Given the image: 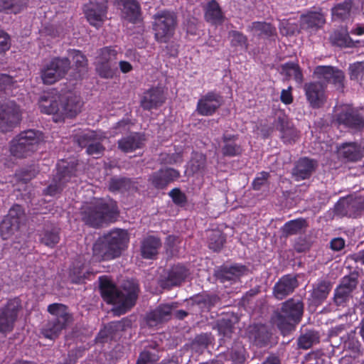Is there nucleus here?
<instances>
[{"label": "nucleus", "instance_id": "1", "mask_svg": "<svg viewBox=\"0 0 364 364\" xmlns=\"http://www.w3.org/2000/svg\"><path fill=\"white\" fill-rule=\"evenodd\" d=\"M100 288L104 300L115 306L112 311L117 316L131 309L135 304L138 296V284L134 281H125L120 289L109 281H105L101 283Z\"/></svg>", "mask_w": 364, "mask_h": 364}, {"label": "nucleus", "instance_id": "2", "mask_svg": "<svg viewBox=\"0 0 364 364\" xmlns=\"http://www.w3.org/2000/svg\"><path fill=\"white\" fill-rule=\"evenodd\" d=\"M129 241L127 231L113 230L98 238L92 247L93 257L97 260H109L118 257Z\"/></svg>", "mask_w": 364, "mask_h": 364}, {"label": "nucleus", "instance_id": "3", "mask_svg": "<svg viewBox=\"0 0 364 364\" xmlns=\"http://www.w3.org/2000/svg\"><path fill=\"white\" fill-rule=\"evenodd\" d=\"M117 214V206L114 201H105L101 198L84 205L81 211L82 220L92 227H99L104 223L113 221Z\"/></svg>", "mask_w": 364, "mask_h": 364}, {"label": "nucleus", "instance_id": "4", "mask_svg": "<svg viewBox=\"0 0 364 364\" xmlns=\"http://www.w3.org/2000/svg\"><path fill=\"white\" fill-rule=\"evenodd\" d=\"M48 311L53 316L41 330L42 334L48 338L54 339L72 322V315L68 307L62 304L54 303L48 306Z\"/></svg>", "mask_w": 364, "mask_h": 364}, {"label": "nucleus", "instance_id": "5", "mask_svg": "<svg viewBox=\"0 0 364 364\" xmlns=\"http://www.w3.org/2000/svg\"><path fill=\"white\" fill-rule=\"evenodd\" d=\"M41 140V132L38 131L28 129L22 132L11 141V154L18 158L30 156L38 149Z\"/></svg>", "mask_w": 364, "mask_h": 364}, {"label": "nucleus", "instance_id": "6", "mask_svg": "<svg viewBox=\"0 0 364 364\" xmlns=\"http://www.w3.org/2000/svg\"><path fill=\"white\" fill-rule=\"evenodd\" d=\"M154 38L159 43H166L173 36L177 21L174 13L161 11L154 16Z\"/></svg>", "mask_w": 364, "mask_h": 364}, {"label": "nucleus", "instance_id": "7", "mask_svg": "<svg viewBox=\"0 0 364 364\" xmlns=\"http://www.w3.org/2000/svg\"><path fill=\"white\" fill-rule=\"evenodd\" d=\"M76 165L74 161H62L58 163L57 165L58 172L52 183L43 190L44 194L53 196L60 193L65 183L68 182L72 177L76 176Z\"/></svg>", "mask_w": 364, "mask_h": 364}, {"label": "nucleus", "instance_id": "8", "mask_svg": "<svg viewBox=\"0 0 364 364\" xmlns=\"http://www.w3.org/2000/svg\"><path fill=\"white\" fill-rule=\"evenodd\" d=\"M70 63L67 58H55L41 70V77L45 85H52L65 77L70 69Z\"/></svg>", "mask_w": 364, "mask_h": 364}, {"label": "nucleus", "instance_id": "9", "mask_svg": "<svg viewBox=\"0 0 364 364\" xmlns=\"http://www.w3.org/2000/svg\"><path fill=\"white\" fill-rule=\"evenodd\" d=\"M21 309V303L18 299L9 300L0 309V332L6 333L13 331L14 323Z\"/></svg>", "mask_w": 364, "mask_h": 364}, {"label": "nucleus", "instance_id": "10", "mask_svg": "<svg viewBox=\"0 0 364 364\" xmlns=\"http://www.w3.org/2000/svg\"><path fill=\"white\" fill-rule=\"evenodd\" d=\"M21 119V111L14 101L0 104V129L7 131Z\"/></svg>", "mask_w": 364, "mask_h": 364}, {"label": "nucleus", "instance_id": "11", "mask_svg": "<svg viewBox=\"0 0 364 364\" xmlns=\"http://www.w3.org/2000/svg\"><path fill=\"white\" fill-rule=\"evenodd\" d=\"M101 140V136H99L94 131L88 130L79 135L76 141L82 148L87 147L86 152L87 154L98 158L105 151V147L100 143Z\"/></svg>", "mask_w": 364, "mask_h": 364}, {"label": "nucleus", "instance_id": "12", "mask_svg": "<svg viewBox=\"0 0 364 364\" xmlns=\"http://www.w3.org/2000/svg\"><path fill=\"white\" fill-rule=\"evenodd\" d=\"M358 283V278L353 274L346 276L341 279L334 291L333 299L336 305H343L349 300Z\"/></svg>", "mask_w": 364, "mask_h": 364}, {"label": "nucleus", "instance_id": "13", "mask_svg": "<svg viewBox=\"0 0 364 364\" xmlns=\"http://www.w3.org/2000/svg\"><path fill=\"white\" fill-rule=\"evenodd\" d=\"M222 97L215 92H209L198 101L196 112L202 116H211L222 105Z\"/></svg>", "mask_w": 364, "mask_h": 364}, {"label": "nucleus", "instance_id": "14", "mask_svg": "<svg viewBox=\"0 0 364 364\" xmlns=\"http://www.w3.org/2000/svg\"><path fill=\"white\" fill-rule=\"evenodd\" d=\"M314 74L321 81L333 83L338 89L343 87L344 74L337 68L319 65L315 68Z\"/></svg>", "mask_w": 364, "mask_h": 364}, {"label": "nucleus", "instance_id": "15", "mask_svg": "<svg viewBox=\"0 0 364 364\" xmlns=\"http://www.w3.org/2000/svg\"><path fill=\"white\" fill-rule=\"evenodd\" d=\"M179 177L180 173L178 171L166 168L153 173L149 176V181L156 188L163 189Z\"/></svg>", "mask_w": 364, "mask_h": 364}, {"label": "nucleus", "instance_id": "16", "mask_svg": "<svg viewBox=\"0 0 364 364\" xmlns=\"http://www.w3.org/2000/svg\"><path fill=\"white\" fill-rule=\"evenodd\" d=\"M63 95H43L39 100V107L42 112L56 115L55 122L60 120V107Z\"/></svg>", "mask_w": 364, "mask_h": 364}, {"label": "nucleus", "instance_id": "17", "mask_svg": "<svg viewBox=\"0 0 364 364\" xmlns=\"http://www.w3.org/2000/svg\"><path fill=\"white\" fill-rule=\"evenodd\" d=\"M307 101L314 108L320 107L325 101L324 87L321 82H309L304 87Z\"/></svg>", "mask_w": 364, "mask_h": 364}, {"label": "nucleus", "instance_id": "18", "mask_svg": "<svg viewBox=\"0 0 364 364\" xmlns=\"http://www.w3.org/2000/svg\"><path fill=\"white\" fill-rule=\"evenodd\" d=\"M298 286V282L295 277L291 275L283 276L274 284L273 288L274 296L278 300H282L291 294Z\"/></svg>", "mask_w": 364, "mask_h": 364}, {"label": "nucleus", "instance_id": "19", "mask_svg": "<svg viewBox=\"0 0 364 364\" xmlns=\"http://www.w3.org/2000/svg\"><path fill=\"white\" fill-rule=\"evenodd\" d=\"M246 272V268L242 265L223 267L215 272L218 281L223 284H232L239 280Z\"/></svg>", "mask_w": 364, "mask_h": 364}, {"label": "nucleus", "instance_id": "20", "mask_svg": "<svg viewBox=\"0 0 364 364\" xmlns=\"http://www.w3.org/2000/svg\"><path fill=\"white\" fill-rule=\"evenodd\" d=\"M85 12L89 23L95 27H100L107 18V6L104 2L91 3L87 6Z\"/></svg>", "mask_w": 364, "mask_h": 364}, {"label": "nucleus", "instance_id": "21", "mask_svg": "<svg viewBox=\"0 0 364 364\" xmlns=\"http://www.w3.org/2000/svg\"><path fill=\"white\" fill-rule=\"evenodd\" d=\"M82 106L80 97L73 93L63 95L60 107V119L64 117H73L80 111Z\"/></svg>", "mask_w": 364, "mask_h": 364}, {"label": "nucleus", "instance_id": "22", "mask_svg": "<svg viewBox=\"0 0 364 364\" xmlns=\"http://www.w3.org/2000/svg\"><path fill=\"white\" fill-rule=\"evenodd\" d=\"M164 102L163 90L161 87H153L144 93L141 105L144 109L150 110L161 106Z\"/></svg>", "mask_w": 364, "mask_h": 364}, {"label": "nucleus", "instance_id": "23", "mask_svg": "<svg viewBox=\"0 0 364 364\" xmlns=\"http://www.w3.org/2000/svg\"><path fill=\"white\" fill-rule=\"evenodd\" d=\"M175 306L170 304L159 306L146 316V321L151 326H154L171 318L172 311Z\"/></svg>", "mask_w": 364, "mask_h": 364}, {"label": "nucleus", "instance_id": "24", "mask_svg": "<svg viewBox=\"0 0 364 364\" xmlns=\"http://www.w3.org/2000/svg\"><path fill=\"white\" fill-rule=\"evenodd\" d=\"M237 136L235 134H224L223 135L220 146L224 156L234 157L242 154V149L240 145L237 144Z\"/></svg>", "mask_w": 364, "mask_h": 364}, {"label": "nucleus", "instance_id": "25", "mask_svg": "<svg viewBox=\"0 0 364 364\" xmlns=\"http://www.w3.org/2000/svg\"><path fill=\"white\" fill-rule=\"evenodd\" d=\"M325 22V16L321 11H309L300 18L301 28L308 31L317 30Z\"/></svg>", "mask_w": 364, "mask_h": 364}, {"label": "nucleus", "instance_id": "26", "mask_svg": "<svg viewBox=\"0 0 364 364\" xmlns=\"http://www.w3.org/2000/svg\"><path fill=\"white\" fill-rule=\"evenodd\" d=\"M316 165L314 160L308 158L300 159L293 169V175L297 181L308 178L315 171Z\"/></svg>", "mask_w": 364, "mask_h": 364}, {"label": "nucleus", "instance_id": "27", "mask_svg": "<svg viewBox=\"0 0 364 364\" xmlns=\"http://www.w3.org/2000/svg\"><path fill=\"white\" fill-rule=\"evenodd\" d=\"M275 127L276 129L280 132L282 138L285 142H291L298 136L296 129L284 114L277 117Z\"/></svg>", "mask_w": 364, "mask_h": 364}, {"label": "nucleus", "instance_id": "28", "mask_svg": "<svg viewBox=\"0 0 364 364\" xmlns=\"http://www.w3.org/2000/svg\"><path fill=\"white\" fill-rule=\"evenodd\" d=\"M247 334L250 341L259 347L266 346L270 336L267 327L263 325L250 326Z\"/></svg>", "mask_w": 364, "mask_h": 364}, {"label": "nucleus", "instance_id": "29", "mask_svg": "<svg viewBox=\"0 0 364 364\" xmlns=\"http://www.w3.org/2000/svg\"><path fill=\"white\" fill-rule=\"evenodd\" d=\"M272 320L273 323L277 326L284 336L292 331L296 324L298 323L297 321L293 320L289 316L284 314L281 310L274 312Z\"/></svg>", "mask_w": 364, "mask_h": 364}, {"label": "nucleus", "instance_id": "30", "mask_svg": "<svg viewBox=\"0 0 364 364\" xmlns=\"http://www.w3.org/2000/svg\"><path fill=\"white\" fill-rule=\"evenodd\" d=\"M144 137L139 133H134L128 136L123 137L118 141V147L123 152L128 153L142 147Z\"/></svg>", "mask_w": 364, "mask_h": 364}, {"label": "nucleus", "instance_id": "31", "mask_svg": "<svg viewBox=\"0 0 364 364\" xmlns=\"http://www.w3.org/2000/svg\"><path fill=\"white\" fill-rule=\"evenodd\" d=\"M116 4L122 15L129 21H134L139 16L141 8L137 1L116 0Z\"/></svg>", "mask_w": 364, "mask_h": 364}, {"label": "nucleus", "instance_id": "32", "mask_svg": "<svg viewBox=\"0 0 364 364\" xmlns=\"http://www.w3.org/2000/svg\"><path fill=\"white\" fill-rule=\"evenodd\" d=\"M161 246L159 238L154 236H148L143 240L141 245V254L145 259H154L158 254Z\"/></svg>", "mask_w": 364, "mask_h": 364}, {"label": "nucleus", "instance_id": "33", "mask_svg": "<svg viewBox=\"0 0 364 364\" xmlns=\"http://www.w3.org/2000/svg\"><path fill=\"white\" fill-rule=\"evenodd\" d=\"M304 304L299 299H290L282 303L281 311L298 323L303 314Z\"/></svg>", "mask_w": 364, "mask_h": 364}, {"label": "nucleus", "instance_id": "34", "mask_svg": "<svg viewBox=\"0 0 364 364\" xmlns=\"http://www.w3.org/2000/svg\"><path fill=\"white\" fill-rule=\"evenodd\" d=\"M188 275L187 269L182 265H176L171 268L167 278L162 282L164 287H171L181 284Z\"/></svg>", "mask_w": 364, "mask_h": 364}, {"label": "nucleus", "instance_id": "35", "mask_svg": "<svg viewBox=\"0 0 364 364\" xmlns=\"http://www.w3.org/2000/svg\"><path fill=\"white\" fill-rule=\"evenodd\" d=\"M338 154L347 161H356L361 159L363 149L354 142L345 143L339 147Z\"/></svg>", "mask_w": 364, "mask_h": 364}, {"label": "nucleus", "instance_id": "36", "mask_svg": "<svg viewBox=\"0 0 364 364\" xmlns=\"http://www.w3.org/2000/svg\"><path fill=\"white\" fill-rule=\"evenodd\" d=\"M338 121L341 124L354 129H360L364 126L362 117L348 108L338 114Z\"/></svg>", "mask_w": 364, "mask_h": 364}, {"label": "nucleus", "instance_id": "37", "mask_svg": "<svg viewBox=\"0 0 364 364\" xmlns=\"http://www.w3.org/2000/svg\"><path fill=\"white\" fill-rule=\"evenodd\" d=\"M205 18L212 24H220L224 20V16L219 4L212 0L205 8Z\"/></svg>", "mask_w": 364, "mask_h": 364}, {"label": "nucleus", "instance_id": "38", "mask_svg": "<svg viewBox=\"0 0 364 364\" xmlns=\"http://www.w3.org/2000/svg\"><path fill=\"white\" fill-rule=\"evenodd\" d=\"M40 240L45 245L54 247L60 240L58 229L55 226H46L40 235Z\"/></svg>", "mask_w": 364, "mask_h": 364}, {"label": "nucleus", "instance_id": "39", "mask_svg": "<svg viewBox=\"0 0 364 364\" xmlns=\"http://www.w3.org/2000/svg\"><path fill=\"white\" fill-rule=\"evenodd\" d=\"M307 226L306 221L304 218H299L286 223L282 228L283 235H289L301 233Z\"/></svg>", "mask_w": 364, "mask_h": 364}, {"label": "nucleus", "instance_id": "40", "mask_svg": "<svg viewBox=\"0 0 364 364\" xmlns=\"http://www.w3.org/2000/svg\"><path fill=\"white\" fill-rule=\"evenodd\" d=\"M248 28L259 36L271 37L276 34V28L267 22L255 21L249 26Z\"/></svg>", "mask_w": 364, "mask_h": 364}, {"label": "nucleus", "instance_id": "41", "mask_svg": "<svg viewBox=\"0 0 364 364\" xmlns=\"http://www.w3.org/2000/svg\"><path fill=\"white\" fill-rule=\"evenodd\" d=\"M320 336L317 331L309 330L302 333L298 338L299 348L307 350L319 343Z\"/></svg>", "mask_w": 364, "mask_h": 364}, {"label": "nucleus", "instance_id": "42", "mask_svg": "<svg viewBox=\"0 0 364 364\" xmlns=\"http://www.w3.org/2000/svg\"><path fill=\"white\" fill-rule=\"evenodd\" d=\"M331 284L328 281L321 280L314 286L312 291V298L316 301H323L325 300L331 289Z\"/></svg>", "mask_w": 364, "mask_h": 364}, {"label": "nucleus", "instance_id": "43", "mask_svg": "<svg viewBox=\"0 0 364 364\" xmlns=\"http://www.w3.org/2000/svg\"><path fill=\"white\" fill-rule=\"evenodd\" d=\"M95 71L104 79H112L116 76L117 70L112 67L111 63L95 61Z\"/></svg>", "mask_w": 364, "mask_h": 364}, {"label": "nucleus", "instance_id": "44", "mask_svg": "<svg viewBox=\"0 0 364 364\" xmlns=\"http://www.w3.org/2000/svg\"><path fill=\"white\" fill-rule=\"evenodd\" d=\"M353 1L351 0H346L342 3L336 4L332 8V16L334 19H345L350 15L352 8Z\"/></svg>", "mask_w": 364, "mask_h": 364}, {"label": "nucleus", "instance_id": "45", "mask_svg": "<svg viewBox=\"0 0 364 364\" xmlns=\"http://www.w3.org/2000/svg\"><path fill=\"white\" fill-rule=\"evenodd\" d=\"M331 38L335 45L340 47H354L360 43L358 40H353L346 33L335 32Z\"/></svg>", "mask_w": 364, "mask_h": 364}, {"label": "nucleus", "instance_id": "46", "mask_svg": "<svg viewBox=\"0 0 364 364\" xmlns=\"http://www.w3.org/2000/svg\"><path fill=\"white\" fill-rule=\"evenodd\" d=\"M282 73L289 77H293L299 84L303 82V75L297 64L287 63L282 66Z\"/></svg>", "mask_w": 364, "mask_h": 364}, {"label": "nucleus", "instance_id": "47", "mask_svg": "<svg viewBox=\"0 0 364 364\" xmlns=\"http://www.w3.org/2000/svg\"><path fill=\"white\" fill-rule=\"evenodd\" d=\"M18 223L5 217L0 225V232L3 239L9 238L19 228Z\"/></svg>", "mask_w": 364, "mask_h": 364}, {"label": "nucleus", "instance_id": "48", "mask_svg": "<svg viewBox=\"0 0 364 364\" xmlns=\"http://www.w3.org/2000/svg\"><path fill=\"white\" fill-rule=\"evenodd\" d=\"M90 275V272L84 266H74L70 271V279L73 283L80 284Z\"/></svg>", "mask_w": 364, "mask_h": 364}, {"label": "nucleus", "instance_id": "49", "mask_svg": "<svg viewBox=\"0 0 364 364\" xmlns=\"http://www.w3.org/2000/svg\"><path fill=\"white\" fill-rule=\"evenodd\" d=\"M131 186V181L123 177H113L109 182V189L112 192L127 191Z\"/></svg>", "mask_w": 364, "mask_h": 364}, {"label": "nucleus", "instance_id": "50", "mask_svg": "<svg viewBox=\"0 0 364 364\" xmlns=\"http://www.w3.org/2000/svg\"><path fill=\"white\" fill-rule=\"evenodd\" d=\"M361 203L360 199L349 201L348 200H340L336 205V210L339 214H349L351 215V209L357 208V210L361 209V207H358Z\"/></svg>", "mask_w": 364, "mask_h": 364}, {"label": "nucleus", "instance_id": "51", "mask_svg": "<svg viewBox=\"0 0 364 364\" xmlns=\"http://www.w3.org/2000/svg\"><path fill=\"white\" fill-rule=\"evenodd\" d=\"M117 51L111 46L104 47L97 50L96 61L111 63L117 59Z\"/></svg>", "mask_w": 364, "mask_h": 364}, {"label": "nucleus", "instance_id": "52", "mask_svg": "<svg viewBox=\"0 0 364 364\" xmlns=\"http://www.w3.org/2000/svg\"><path fill=\"white\" fill-rule=\"evenodd\" d=\"M225 241V236L218 230L212 231L209 235L208 246L213 251H219Z\"/></svg>", "mask_w": 364, "mask_h": 364}, {"label": "nucleus", "instance_id": "53", "mask_svg": "<svg viewBox=\"0 0 364 364\" xmlns=\"http://www.w3.org/2000/svg\"><path fill=\"white\" fill-rule=\"evenodd\" d=\"M72 57L74 65L80 73H84L87 70V60L84 55L79 50H73L70 53Z\"/></svg>", "mask_w": 364, "mask_h": 364}, {"label": "nucleus", "instance_id": "54", "mask_svg": "<svg viewBox=\"0 0 364 364\" xmlns=\"http://www.w3.org/2000/svg\"><path fill=\"white\" fill-rule=\"evenodd\" d=\"M26 0H0V9H11L15 14L20 12L26 5Z\"/></svg>", "mask_w": 364, "mask_h": 364}, {"label": "nucleus", "instance_id": "55", "mask_svg": "<svg viewBox=\"0 0 364 364\" xmlns=\"http://www.w3.org/2000/svg\"><path fill=\"white\" fill-rule=\"evenodd\" d=\"M206 165V157L200 153H196L191 161V169L193 173L202 172Z\"/></svg>", "mask_w": 364, "mask_h": 364}, {"label": "nucleus", "instance_id": "56", "mask_svg": "<svg viewBox=\"0 0 364 364\" xmlns=\"http://www.w3.org/2000/svg\"><path fill=\"white\" fill-rule=\"evenodd\" d=\"M6 217L9 218V219L13 221L16 220L20 226L21 223L25 218L24 210L19 205H14L10 208L9 213Z\"/></svg>", "mask_w": 364, "mask_h": 364}, {"label": "nucleus", "instance_id": "57", "mask_svg": "<svg viewBox=\"0 0 364 364\" xmlns=\"http://www.w3.org/2000/svg\"><path fill=\"white\" fill-rule=\"evenodd\" d=\"M351 80L360 81L364 78V63H355L349 67Z\"/></svg>", "mask_w": 364, "mask_h": 364}, {"label": "nucleus", "instance_id": "58", "mask_svg": "<svg viewBox=\"0 0 364 364\" xmlns=\"http://www.w3.org/2000/svg\"><path fill=\"white\" fill-rule=\"evenodd\" d=\"M230 36L231 37V43L235 46H243L247 43V38L238 31H231Z\"/></svg>", "mask_w": 364, "mask_h": 364}, {"label": "nucleus", "instance_id": "59", "mask_svg": "<svg viewBox=\"0 0 364 364\" xmlns=\"http://www.w3.org/2000/svg\"><path fill=\"white\" fill-rule=\"evenodd\" d=\"M269 177L268 172L262 171L259 173L252 182V186L255 190H259L267 181Z\"/></svg>", "mask_w": 364, "mask_h": 364}, {"label": "nucleus", "instance_id": "60", "mask_svg": "<svg viewBox=\"0 0 364 364\" xmlns=\"http://www.w3.org/2000/svg\"><path fill=\"white\" fill-rule=\"evenodd\" d=\"M157 360L156 355L149 351L144 350L139 355L136 364H147L149 362H154Z\"/></svg>", "mask_w": 364, "mask_h": 364}, {"label": "nucleus", "instance_id": "61", "mask_svg": "<svg viewBox=\"0 0 364 364\" xmlns=\"http://www.w3.org/2000/svg\"><path fill=\"white\" fill-rule=\"evenodd\" d=\"M232 359L237 363H242L245 360V350L242 346L233 348L231 352Z\"/></svg>", "mask_w": 364, "mask_h": 364}, {"label": "nucleus", "instance_id": "62", "mask_svg": "<svg viewBox=\"0 0 364 364\" xmlns=\"http://www.w3.org/2000/svg\"><path fill=\"white\" fill-rule=\"evenodd\" d=\"M169 196L172 198L173 202L178 205H183L186 203V196L179 189L174 188L171 191Z\"/></svg>", "mask_w": 364, "mask_h": 364}, {"label": "nucleus", "instance_id": "63", "mask_svg": "<svg viewBox=\"0 0 364 364\" xmlns=\"http://www.w3.org/2000/svg\"><path fill=\"white\" fill-rule=\"evenodd\" d=\"M10 47L9 37L7 33L0 31V53L9 50Z\"/></svg>", "mask_w": 364, "mask_h": 364}, {"label": "nucleus", "instance_id": "64", "mask_svg": "<svg viewBox=\"0 0 364 364\" xmlns=\"http://www.w3.org/2000/svg\"><path fill=\"white\" fill-rule=\"evenodd\" d=\"M291 90V87H289L287 90H282L280 100L285 105H289L293 102Z\"/></svg>", "mask_w": 364, "mask_h": 364}]
</instances>
